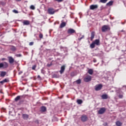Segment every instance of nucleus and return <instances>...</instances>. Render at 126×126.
<instances>
[{
	"label": "nucleus",
	"instance_id": "nucleus-38",
	"mask_svg": "<svg viewBox=\"0 0 126 126\" xmlns=\"http://www.w3.org/2000/svg\"><path fill=\"white\" fill-rule=\"evenodd\" d=\"M13 12H14V13H18V11L16 10H13Z\"/></svg>",
	"mask_w": 126,
	"mask_h": 126
},
{
	"label": "nucleus",
	"instance_id": "nucleus-16",
	"mask_svg": "<svg viewBox=\"0 0 126 126\" xmlns=\"http://www.w3.org/2000/svg\"><path fill=\"white\" fill-rule=\"evenodd\" d=\"M6 75V72L5 71H1V73L0 74V76L1 77H4Z\"/></svg>",
	"mask_w": 126,
	"mask_h": 126
},
{
	"label": "nucleus",
	"instance_id": "nucleus-7",
	"mask_svg": "<svg viewBox=\"0 0 126 126\" xmlns=\"http://www.w3.org/2000/svg\"><path fill=\"white\" fill-rule=\"evenodd\" d=\"M92 79V77L91 76H88L84 79V81L85 82H89V81H91Z\"/></svg>",
	"mask_w": 126,
	"mask_h": 126
},
{
	"label": "nucleus",
	"instance_id": "nucleus-42",
	"mask_svg": "<svg viewBox=\"0 0 126 126\" xmlns=\"http://www.w3.org/2000/svg\"><path fill=\"white\" fill-rule=\"evenodd\" d=\"M94 63H96V61H94Z\"/></svg>",
	"mask_w": 126,
	"mask_h": 126
},
{
	"label": "nucleus",
	"instance_id": "nucleus-24",
	"mask_svg": "<svg viewBox=\"0 0 126 126\" xmlns=\"http://www.w3.org/2000/svg\"><path fill=\"white\" fill-rule=\"evenodd\" d=\"M88 73H89V74L92 75L93 74V69H89L88 71Z\"/></svg>",
	"mask_w": 126,
	"mask_h": 126
},
{
	"label": "nucleus",
	"instance_id": "nucleus-27",
	"mask_svg": "<svg viewBox=\"0 0 126 126\" xmlns=\"http://www.w3.org/2000/svg\"><path fill=\"white\" fill-rule=\"evenodd\" d=\"M21 96L20 95H18L16 98H15L14 100L15 101V102H17V101H19V99L21 98Z\"/></svg>",
	"mask_w": 126,
	"mask_h": 126
},
{
	"label": "nucleus",
	"instance_id": "nucleus-36",
	"mask_svg": "<svg viewBox=\"0 0 126 126\" xmlns=\"http://www.w3.org/2000/svg\"><path fill=\"white\" fill-rule=\"evenodd\" d=\"M123 97H124V96L123 95V94H120L119 95V98H120V99H122Z\"/></svg>",
	"mask_w": 126,
	"mask_h": 126
},
{
	"label": "nucleus",
	"instance_id": "nucleus-6",
	"mask_svg": "<svg viewBox=\"0 0 126 126\" xmlns=\"http://www.w3.org/2000/svg\"><path fill=\"white\" fill-rule=\"evenodd\" d=\"M103 87V85L102 84H98L96 85L95 86V91H99L102 89V88Z\"/></svg>",
	"mask_w": 126,
	"mask_h": 126
},
{
	"label": "nucleus",
	"instance_id": "nucleus-12",
	"mask_svg": "<svg viewBox=\"0 0 126 126\" xmlns=\"http://www.w3.org/2000/svg\"><path fill=\"white\" fill-rule=\"evenodd\" d=\"M47 111V107L46 106H42L40 107V112L42 113H45V112Z\"/></svg>",
	"mask_w": 126,
	"mask_h": 126
},
{
	"label": "nucleus",
	"instance_id": "nucleus-39",
	"mask_svg": "<svg viewBox=\"0 0 126 126\" xmlns=\"http://www.w3.org/2000/svg\"><path fill=\"white\" fill-rule=\"evenodd\" d=\"M37 78H38L39 79H41V76H40V75H38L37 76Z\"/></svg>",
	"mask_w": 126,
	"mask_h": 126
},
{
	"label": "nucleus",
	"instance_id": "nucleus-15",
	"mask_svg": "<svg viewBox=\"0 0 126 126\" xmlns=\"http://www.w3.org/2000/svg\"><path fill=\"white\" fill-rule=\"evenodd\" d=\"M22 117L24 120H28L29 119V115L27 114H24L22 115Z\"/></svg>",
	"mask_w": 126,
	"mask_h": 126
},
{
	"label": "nucleus",
	"instance_id": "nucleus-31",
	"mask_svg": "<svg viewBox=\"0 0 126 126\" xmlns=\"http://www.w3.org/2000/svg\"><path fill=\"white\" fill-rule=\"evenodd\" d=\"M30 9H32V10H34L35 9V6L33 5H31Z\"/></svg>",
	"mask_w": 126,
	"mask_h": 126
},
{
	"label": "nucleus",
	"instance_id": "nucleus-1",
	"mask_svg": "<svg viewBox=\"0 0 126 126\" xmlns=\"http://www.w3.org/2000/svg\"><path fill=\"white\" fill-rule=\"evenodd\" d=\"M111 30V27L109 25H103L101 27V31L102 32H107V31H110Z\"/></svg>",
	"mask_w": 126,
	"mask_h": 126
},
{
	"label": "nucleus",
	"instance_id": "nucleus-30",
	"mask_svg": "<svg viewBox=\"0 0 126 126\" xmlns=\"http://www.w3.org/2000/svg\"><path fill=\"white\" fill-rule=\"evenodd\" d=\"M84 35H82L81 37L78 38V41H79V42H80L81 40H82V39H84Z\"/></svg>",
	"mask_w": 126,
	"mask_h": 126
},
{
	"label": "nucleus",
	"instance_id": "nucleus-26",
	"mask_svg": "<svg viewBox=\"0 0 126 126\" xmlns=\"http://www.w3.org/2000/svg\"><path fill=\"white\" fill-rule=\"evenodd\" d=\"M95 45L94 42H93L91 44H90V48L91 49H94L95 48Z\"/></svg>",
	"mask_w": 126,
	"mask_h": 126
},
{
	"label": "nucleus",
	"instance_id": "nucleus-46",
	"mask_svg": "<svg viewBox=\"0 0 126 126\" xmlns=\"http://www.w3.org/2000/svg\"><path fill=\"white\" fill-rule=\"evenodd\" d=\"M3 60H4V59H2V61H3Z\"/></svg>",
	"mask_w": 126,
	"mask_h": 126
},
{
	"label": "nucleus",
	"instance_id": "nucleus-32",
	"mask_svg": "<svg viewBox=\"0 0 126 126\" xmlns=\"http://www.w3.org/2000/svg\"><path fill=\"white\" fill-rule=\"evenodd\" d=\"M36 67H37V65H33L32 66V70H35L36 69Z\"/></svg>",
	"mask_w": 126,
	"mask_h": 126
},
{
	"label": "nucleus",
	"instance_id": "nucleus-28",
	"mask_svg": "<svg viewBox=\"0 0 126 126\" xmlns=\"http://www.w3.org/2000/svg\"><path fill=\"white\" fill-rule=\"evenodd\" d=\"M109 0H100L99 2H101V3H106Z\"/></svg>",
	"mask_w": 126,
	"mask_h": 126
},
{
	"label": "nucleus",
	"instance_id": "nucleus-20",
	"mask_svg": "<svg viewBox=\"0 0 126 126\" xmlns=\"http://www.w3.org/2000/svg\"><path fill=\"white\" fill-rule=\"evenodd\" d=\"M116 125L117 126H123V123L122 122H121L120 121H117L116 122Z\"/></svg>",
	"mask_w": 126,
	"mask_h": 126
},
{
	"label": "nucleus",
	"instance_id": "nucleus-3",
	"mask_svg": "<svg viewBox=\"0 0 126 126\" xmlns=\"http://www.w3.org/2000/svg\"><path fill=\"white\" fill-rule=\"evenodd\" d=\"M8 67V63L4 62L0 63V68H7Z\"/></svg>",
	"mask_w": 126,
	"mask_h": 126
},
{
	"label": "nucleus",
	"instance_id": "nucleus-9",
	"mask_svg": "<svg viewBox=\"0 0 126 126\" xmlns=\"http://www.w3.org/2000/svg\"><path fill=\"white\" fill-rule=\"evenodd\" d=\"M97 8H98V5L92 4L90 6V9L91 10H94V9H97Z\"/></svg>",
	"mask_w": 126,
	"mask_h": 126
},
{
	"label": "nucleus",
	"instance_id": "nucleus-14",
	"mask_svg": "<svg viewBox=\"0 0 126 126\" xmlns=\"http://www.w3.org/2000/svg\"><path fill=\"white\" fill-rule=\"evenodd\" d=\"M95 37V32H92L91 35V41H93V39H94Z\"/></svg>",
	"mask_w": 126,
	"mask_h": 126
},
{
	"label": "nucleus",
	"instance_id": "nucleus-5",
	"mask_svg": "<svg viewBox=\"0 0 126 126\" xmlns=\"http://www.w3.org/2000/svg\"><path fill=\"white\" fill-rule=\"evenodd\" d=\"M105 112H106V109L104 107H102L97 111V113L99 115H103Z\"/></svg>",
	"mask_w": 126,
	"mask_h": 126
},
{
	"label": "nucleus",
	"instance_id": "nucleus-35",
	"mask_svg": "<svg viewBox=\"0 0 126 126\" xmlns=\"http://www.w3.org/2000/svg\"><path fill=\"white\" fill-rule=\"evenodd\" d=\"M55 1H58V2H62V1H63V0H55Z\"/></svg>",
	"mask_w": 126,
	"mask_h": 126
},
{
	"label": "nucleus",
	"instance_id": "nucleus-4",
	"mask_svg": "<svg viewBox=\"0 0 126 126\" xmlns=\"http://www.w3.org/2000/svg\"><path fill=\"white\" fill-rule=\"evenodd\" d=\"M81 121L83 123L87 122L88 121V117H87V115L85 114L82 115V116L81 117Z\"/></svg>",
	"mask_w": 126,
	"mask_h": 126
},
{
	"label": "nucleus",
	"instance_id": "nucleus-34",
	"mask_svg": "<svg viewBox=\"0 0 126 126\" xmlns=\"http://www.w3.org/2000/svg\"><path fill=\"white\" fill-rule=\"evenodd\" d=\"M39 37L40 39H43V34L40 33L39 35Z\"/></svg>",
	"mask_w": 126,
	"mask_h": 126
},
{
	"label": "nucleus",
	"instance_id": "nucleus-44",
	"mask_svg": "<svg viewBox=\"0 0 126 126\" xmlns=\"http://www.w3.org/2000/svg\"><path fill=\"white\" fill-rule=\"evenodd\" d=\"M0 93H2V92L1 91H0Z\"/></svg>",
	"mask_w": 126,
	"mask_h": 126
},
{
	"label": "nucleus",
	"instance_id": "nucleus-37",
	"mask_svg": "<svg viewBox=\"0 0 126 126\" xmlns=\"http://www.w3.org/2000/svg\"><path fill=\"white\" fill-rule=\"evenodd\" d=\"M33 44H34V42H31L29 43L30 46H33Z\"/></svg>",
	"mask_w": 126,
	"mask_h": 126
},
{
	"label": "nucleus",
	"instance_id": "nucleus-10",
	"mask_svg": "<svg viewBox=\"0 0 126 126\" xmlns=\"http://www.w3.org/2000/svg\"><path fill=\"white\" fill-rule=\"evenodd\" d=\"M64 70H65V66L63 65L61 67V70H60V72L61 74H63V72H64Z\"/></svg>",
	"mask_w": 126,
	"mask_h": 126
},
{
	"label": "nucleus",
	"instance_id": "nucleus-41",
	"mask_svg": "<svg viewBox=\"0 0 126 126\" xmlns=\"http://www.w3.org/2000/svg\"><path fill=\"white\" fill-rule=\"evenodd\" d=\"M22 0H16V1H21Z\"/></svg>",
	"mask_w": 126,
	"mask_h": 126
},
{
	"label": "nucleus",
	"instance_id": "nucleus-8",
	"mask_svg": "<svg viewBox=\"0 0 126 126\" xmlns=\"http://www.w3.org/2000/svg\"><path fill=\"white\" fill-rule=\"evenodd\" d=\"M8 59L9 63H10L11 64L15 62L14 61V59H13V58H12V57L11 56L8 57Z\"/></svg>",
	"mask_w": 126,
	"mask_h": 126
},
{
	"label": "nucleus",
	"instance_id": "nucleus-33",
	"mask_svg": "<svg viewBox=\"0 0 126 126\" xmlns=\"http://www.w3.org/2000/svg\"><path fill=\"white\" fill-rule=\"evenodd\" d=\"M15 56L17 57V58H20L21 57H22V55H21V54H16Z\"/></svg>",
	"mask_w": 126,
	"mask_h": 126
},
{
	"label": "nucleus",
	"instance_id": "nucleus-25",
	"mask_svg": "<svg viewBox=\"0 0 126 126\" xmlns=\"http://www.w3.org/2000/svg\"><path fill=\"white\" fill-rule=\"evenodd\" d=\"M77 104H78V105H81V104H82V103H83V101H82V100H81V99H78L77 100Z\"/></svg>",
	"mask_w": 126,
	"mask_h": 126
},
{
	"label": "nucleus",
	"instance_id": "nucleus-43",
	"mask_svg": "<svg viewBox=\"0 0 126 126\" xmlns=\"http://www.w3.org/2000/svg\"><path fill=\"white\" fill-rule=\"evenodd\" d=\"M36 122H37V123H39L38 121V120H37Z\"/></svg>",
	"mask_w": 126,
	"mask_h": 126
},
{
	"label": "nucleus",
	"instance_id": "nucleus-13",
	"mask_svg": "<svg viewBox=\"0 0 126 126\" xmlns=\"http://www.w3.org/2000/svg\"><path fill=\"white\" fill-rule=\"evenodd\" d=\"M93 42L96 46H100V39H95Z\"/></svg>",
	"mask_w": 126,
	"mask_h": 126
},
{
	"label": "nucleus",
	"instance_id": "nucleus-23",
	"mask_svg": "<svg viewBox=\"0 0 126 126\" xmlns=\"http://www.w3.org/2000/svg\"><path fill=\"white\" fill-rule=\"evenodd\" d=\"M66 25L65 22H62L60 25V28H63Z\"/></svg>",
	"mask_w": 126,
	"mask_h": 126
},
{
	"label": "nucleus",
	"instance_id": "nucleus-11",
	"mask_svg": "<svg viewBox=\"0 0 126 126\" xmlns=\"http://www.w3.org/2000/svg\"><path fill=\"white\" fill-rule=\"evenodd\" d=\"M67 33L68 34H73L74 33H75V30L73 29H69L67 31Z\"/></svg>",
	"mask_w": 126,
	"mask_h": 126
},
{
	"label": "nucleus",
	"instance_id": "nucleus-2",
	"mask_svg": "<svg viewBox=\"0 0 126 126\" xmlns=\"http://www.w3.org/2000/svg\"><path fill=\"white\" fill-rule=\"evenodd\" d=\"M58 11V10H55L54 8L50 7L48 8L47 9V12L48 14H50V15H54V13H56Z\"/></svg>",
	"mask_w": 126,
	"mask_h": 126
},
{
	"label": "nucleus",
	"instance_id": "nucleus-21",
	"mask_svg": "<svg viewBox=\"0 0 126 126\" xmlns=\"http://www.w3.org/2000/svg\"><path fill=\"white\" fill-rule=\"evenodd\" d=\"M11 51H12V52H15L16 51L17 49L15 46H11L10 47Z\"/></svg>",
	"mask_w": 126,
	"mask_h": 126
},
{
	"label": "nucleus",
	"instance_id": "nucleus-40",
	"mask_svg": "<svg viewBox=\"0 0 126 126\" xmlns=\"http://www.w3.org/2000/svg\"><path fill=\"white\" fill-rule=\"evenodd\" d=\"M51 65H52V64H47V66H51Z\"/></svg>",
	"mask_w": 126,
	"mask_h": 126
},
{
	"label": "nucleus",
	"instance_id": "nucleus-17",
	"mask_svg": "<svg viewBox=\"0 0 126 126\" xmlns=\"http://www.w3.org/2000/svg\"><path fill=\"white\" fill-rule=\"evenodd\" d=\"M101 99H103L104 100H106L108 99V94H103L101 95Z\"/></svg>",
	"mask_w": 126,
	"mask_h": 126
},
{
	"label": "nucleus",
	"instance_id": "nucleus-29",
	"mask_svg": "<svg viewBox=\"0 0 126 126\" xmlns=\"http://www.w3.org/2000/svg\"><path fill=\"white\" fill-rule=\"evenodd\" d=\"M76 83H77V84H80V83H81V80L80 79L76 80L75 81Z\"/></svg>",
	"mask_w": 126,
	"mask_h": 126
},
{
	"label": "nucleus",
	"instance_id": "nucleus-45",
	"mask_svg": "<svg viewBox=\"0 0 126 126\" xmlns=\"http://www.w3.org/2000/svg\"><path fill=\"white\" fill-rule=\"evenodd\" d=\"M3 60H4V59H2V61H3Z\"/></svg>",
	"mask_w": 126,
	"mask_h": 126
},
{
	"label": "nucleus",
	"instance_id": "nucleus-22",
	"mask_svg": "<svg viewBox=\"0 0 126 126\" xmlns=\"http://www.w3.org/2000/svg\"><path fill=\"white\" fill-rule=\"evenodd\" d=\"M6 82H8V80L7 79H4V80H3L2 81L0 82V83L1 84H3L4 83H5Z\"/></svg>",
	"mask_w": 126,
	"mask_h": 126
},
{
	"label": "nucleus",
	"instance_id": "nucleus-18",
	"mask_svg": "<svg viewBox=\"0 0 126 126\" xmlns=\"http://www.w3.org/2000/svg\"><path fill=\"white\" fill-rule=\"evenodd\" d=\"M23 23V25H29L30 24V22L28 20H25Z\"/></svg>",
	"mask_w": 126,
	"mask_h": 126
},
{
	"label": "nucleus",
	"instance_id": "nucleus-19",
	"mask_svg": "<svg viewBox=\"0 0 126 126\" xmlns=\"http://www.w3.org/2000/svg\"><path fill=\"white\" fill-rule=\"evenodd\" d=\"M114 3V1H110L106 3V6H111Z\"/></svg>",
	"mask_w": 126,
	"mask_h": 126
}]
</instances>
